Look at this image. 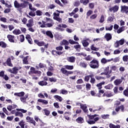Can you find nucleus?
<instances>
[{
    "label": "nucleus",
    "instance_id": "obj_63",
    "mask_svg": "<svg viewBox=\"0 0 128 128\" xmlns=\"http://www.w3.org/2000/svg\"><path fill=\"white\" fill-rule=\"evenodd\" d=\"M120 54V50H116L114 52V54Z\"/></svg>",
    "mask_w": 128,
    "mask_h": 128
},
{
    "label": "nucleus",
    "instance_id": "obj_53",
    "mask_svg": "<svg viewBox=\"0 0 128 128\" xmlns=\"http://www.w3.org/2000/svg\"><path fill=\"white\" fill-rule=\"evenodd\" d=\"M92 10H88V12H86V18H88V16L92 14Z\"/></svg>",
    "mask_w": 128,
    "mask_h": 128
},
{
    "label": "nucleus",
    "instance_id": "obj_33",
    "mask_svg": "<svg viewBox=\"0 0 128 128\" xmlns=\"http://www.w3.org/2000/svg\"><path fill=\"white\" fill-rule=\"evenodd\" d=\"M80 108L84 112H88V106H86L84 104H82V106H80Z\"/></svg>",
    "mask_w": 128,
    "mask_h": 128
},
{
    "label": "nucleus",
    "instance_id": "obj_36",
    "mask_svg": "<svg viewBox=\"0 0 128 128\" xmlns=\"http://www.w3.org/2000/svg\"><path fill=\"white\" fill-rule=\"evenodd\" d=\"M20 116V118H24V114L20 112V111L16 112V116Z\"/></svg>",
    "mask_w": 128,
    "mask_h": 128
},
{
    "label": "nucleus",
    "instance_id": "obj_6",
    "mask_svg": "<svg viewBox=\"0 0 128 128\" xmlns=\"http://www.w3.org/2000/svg\"><path fill=\"white\" fill-rule=\"evenodd\" d=\"M7 64V66H10V67H12L14 66V65L12 64V60L10 59V58H8L6 62H4L3 63V66H6Z\"/></svg>",
    "mask_w": 128,
    "mask_h": 128
},
{
    "label": "nucleus",
    "instance_id": "obj_39",
    "mask_svg": "<svg viewBox=\"0 0 128 128\" xmlns=\"http://www.w3.org/2000/svg\"><path fill=\"white\" fill-rule=\"evenodd\" d=\"M68 42L69 44H78V42H75L74 40L70 39L68 40Z\"/></svg>",
    "mask_w": 128,
    "mask_h": 128
},
{
    "label": "nucleus",
    "instance_id": "obj_22",
    "mask_svg": "<svg viewBox=\"0 0 128 128\" xmlns=\"http://www.w3.org/2000/svg\"><path fill=\"white\" fill-rule=\"evenodd\" d=\"M38 102H42V104H48V102L46 100H42V99H38Z\"/></svg>",
    "mask_w": 128,
    "mask_h": 128
},
{
    "label": "nucleus",
    "instance_id": "obj_11",
    "mask_svg": "<svg viewBox=\"0 0 128 128\" xmlns=\"http://www.w3.org/2000/svg\"><path fill=\"white\" fill-rule=\"evenodd\" d=\"M7 38L10 42H14V36L12 34H8Z\"/></svg>",
    "mask_w": 128,
    "mask_h": 128
},
{
    "label": "nucleus",
    "instance_id": "obj_54",
    "mask_svg": "<svg viewBox=\"0 0 128 128\" xmlns=\"http://www.w3.org/2000/svg\"><path fill=\"white\" fill-rule=\"evenodd\" d=\"M123 94L125 96H128V88H126V90H124Z\"/></svg>",
    "mask_w": 128,
    "mask_h": 128
},
{
    "label": "nucleus",
    "instance_id": "obj_64",
    "mask_svg": "<svg viewBox=\"0 0 128 128\" xmlns=\"http://www.w3.org/2000/svg\"><path fill=\"white\" fill-rule=\"evenodd\" d=\"M52 26H53V24L52 23H47L46 24V26L45 28H52Z\"/></svg>",
    "mask_w": 128,
    "mask_h": 128
},
{
    "label": "nucleus",
    "instance_id": "obj_46",
    "mask_svg": "<svg viewBox=\"0 0 128 128\" xmlns=\"http://www.w3.org/2000/svg\"><path fill=\"white\" fill-rule=\"evenodd\" d=\"M16 110H17V112H21L22 114H26V112H28V110L22 108H16Z\"/></svg>",
    "mask_w": 128,
    "mask_h": 128
},
{
    "label": "nucleus",
    "instance_id": "obj_59",
    "mask_svg": "<svg viewBox=\"0 0 128 128\" xmlns=\"http://www.w3.org/2000/svg\"><path fill=\"white\" fill-rule=\"evenodd\" d=\"M49 81L51 82H56V78H49Z\"/></svg>",
    "mask_w": 128,
    "mask_h": 128
},
{
    "label": "nucleus",
    "instance_id": "obj_42",
    "mask_svg": "<svg viewBox=\"0 0 128 128\" xmlns=\"http://www.w3.org/2000/svg\"><path fill=\"white\" fill-rule=\"evenodd\" d=\"M43 110L44 112L45 116H50V110H48V109L46 108Z\"/></svg>",
    "mask_w": 128,
    "mask_h": 128
},
{
    "label": "nucleus",
    "instance_id": "obj_31",
    "mask_svg": "<svg viewBox=\"0 0 128 128\" xmlns=\"http://www.w3.org/2000/svg\"><path fill=\"white\" fill-rule=\"evenodd\" d=\"M109 128H120V126L117 124V125H114L112 123L109 124Z\"/></svg>",
    "mask_w": 128,
    "mask_h": 128
},
{
    "label": "nucleus",
    "instance_id": "obj_10",
    "mask_svg": "<svg viewBox=\"0 0 128 128\" xmlns=\"http://www.w3.org/2000/svg\"><path fill=\"white\" fill-rule=\"evenodd\" d=\"M27 28H32L34 26V19L31 18L28 20V23L26 24Z\"/></svg>",
    "mask_w": 128,
    "mask_h": 128
},
{
    "label": "nucleus",
    "instance_id": "obj_5",
    "mask_svg": "<svg viewBox=\"0 0 128 128\" xmlns=\"http://www.w3.org/2000/svg\"><path fill=\"white\" fill-rule=\"evenodd\" d=\"M89 66L91 68H98L100 66V64L98 60L96 59H93L89 64Z\"/></svg>",
    "mask_w": 128,
    "mask_h": 128
},
{
    "label": "nucleus",
    "instance_id": "obj_28",
    "mask_svg": "<svg viewBox=\"0 0 128 128\" xmlns=\"http://www.w3.org/2000/svg\"><path fill=\"white\" fill-rule=\"evenodd\" d=\"M21 68L20 67V68H18V67H14L12 68V74H18V70H20Z\"/></svg>",
    "mask_w": 128,
    "mask_h": 128
},
{
    "label": "nucleus",
    "instance_id": "obj_56",
    "mask_svg": "<svg viewBox=\"0 0 128 128\" xmlns=\"http://www.w3.org/2000/svg\"><path fill=\"white\" fill-rule=\"evenodd\" d=\"M104 22V15H102L99 22H100V24H102Z\"/></svg>",
    "mask_w": 128,
    "mask_h": 128
},
{
    "label": "nucleus",
    "instance_id": "obj_62",
    "mask_svg": "<svg viewBox=\"0 0 128 128\" xmlns=\"http://www.w3.org/2000/svg\"><path fill=\"white\" fill-rule=\"evenodd\" d=\"M76 82L78 84H84V80H82V79L80 78V79H78V80H77Z\"/></svg>",
    "mask_w": 128,
    "mask_h": 128
},
{
    "label": "nucleus",
    "instance_id": "obj_48",
    "mask_svg": "<svg viewBox=\"0 0 128 128\" xmlns=\"http://www.w3.org/2000/svg\"><path fill=\"white\" fill-rule=\"evenodd\" d=\"M90 49L92 50H95V51H98L99 50L98 48L94 47V44H93L90 46Z\"/></svg>",
    "mask_w": 128,
    "mask_h": 128
},
{
    "label": "nucleus",
    "instance_id": "obj_7",
    "mask_svg": "<svg viewBox=\"0 0 128 128\" xmlns=\"http://www.w3.org/2000/svg\"><path fill=\"white\" fill-rule=\"evenodd\" d=\"M26 120H28V122H30V124H32L34 126H36V120H34V118L28 116L26 118Z\"/></svg>",
    "mask_w": 128,
    "mask_h": 128
},
{
    "label": "nucleus",
    "instance_id": "obj_45",
    "mask_svg": "<svg viewBox=\"0 0 128 128\" xmlns=\"http://www.w3.org/2000/svg\"><path fill=\"white\" fill-rule=\"evenodd\" d=\"M107 22L108 23L112 22H114V18H112V16H108L107 19Z\"/></svg>",
    "mask_w": 128,
    "mask_h": 128
},
{
    "label": "nucleus",
    "instance_id": "obj_47",
    "mask_svg": "<svg viewBox=\"0 0 128 128\" xmlns=\"http://www.w3.org/2000/svg\"><path fill=\"white\" fill-rule=\"evenodd\" d=\"M122 60L124 62H128V55H124L122 57Z\"/></svg>",
    "mask_w": 128,
    "mask_h": 128
},
{
    "label": "nucleus",
    "instance_id": "obj_29",
    "mask_svg": "<svg viewBox=\"0 0 128 128\" xmlns=\"http://www.w3.org/2000/svg\"><path fill=\"white\" fill-rule=\"evenodd\" d=\"M82 42L84 48H86V46H88V45L90 44L88 43V41H86V40H83Z\"/></svg>",
    "mask_w": 128,
    "mask_h": 128
},
{
    "label": "nucleus",
    "instance_id": "obj_19",
    "mask_svg": "<svg viewBox=\"0 0 128 128\" xmlns=\"http://www.w3.org/2000/svg\"><path fill=\"white\" fill-rule=\"evenodd\" d=\"M93 76H94V74H91L85 76L84 78V82H88V80H90V78H93Z\"/></svg>",
    "mask_w": 128,
    "mask_h": 128
},
{
    "label": "nucleus",
    "instance_id": "obj_35",
    "mask_svg": "<svg viewBox=\"0 0 128 128\" xmlns=\"http://www.w3.org/2000/svg\"><path fill=\"white\" fill-rule=\"evenodd\" d=\"M12 33L14 34H16V36H18V34H22V32H20V30H14L13 32Z\"/></svg>",
    "mask_w": 128,
    "mask_h": 128
},
{
    "label": "nucleus",
    "instance_id": "obj_3",
    "mask_svg": "<svg viewBox=\"0 0 128 128\" xmlns=\"http://www.w3.org/2000/svg\"><path fill=\"white\" fill-rule=\"evenodd\" d=\"M56 12H57V13L54 12L53 14V20H56L58 22H62V19L60 17V14H64V12L63 10H56Z\"/></svg>",
    "mask_w": 128,
    "mask_h": 128
},
{
    "label": "nucleus",
    "instance_id": "obj_44",
    "mask_svg": "<svg viewBox=\"0 0 128 128\" xmlns=\"http://www.w3.org/2000/svg\"><path fill=\"white\" fill-rule=\"evenodd\" d=\"M113 86H112V84H108V85L104 86V88L106 90H112Z\"/></svg>",
    "mask_w": 128,
    "mask_h": 128
},
{
    "label": "nucleus",
    "instance_id": "obj_43",
    "mask_svg": "<svg viewBox=\"0 0 128 128\" xmlns=\"http://www.w3.org/2000/svg\"><path fill=\"white\" fill-rule=\"evenodd\" d=\"M28 56H26V57H24L23 59V64H28Z\"/></svg>",
    "mask_w": 128,
    "mask_h": 128
},
{
    "label": "nucleus",
    "instance_id": "obj_24",
    "mask_svg": "<svg viewBox=\"0 0 128 128\" xmlns=\"http://www.w3.org/2000/svg\"><path fill=\"white\" fill-rule=\"evenodd\" d=\"M121 10L122 11V12L126 13V12L128 10V6H123L121 7Z\"/></svg>",
    "mask_w": 128,
    "mask_h": 128
},
{
    "label": "nucleus",
    "instance_id": "obj_18",
    "mask_svg": "<svg viewBox=\"0 0 128 128\" xmlns=\"http://www.w3.org/2000/svg\"><path fill=\"white\" fill-rule=\"evenodd\" d=\"M104 38L106 39L107 42H108V40H110L112 39V34L110 33H107L105 34Z\"/></svg>",
    "mask_w": 128,
    "mask_h": 128
},
{
    "label": "nucleus",
    "instance_id": "obj_49",
    "mask_svg": "<svg viewBox=\"0 0 128 128\" xmlns=\"http://www.w3.org/2000/svg\"><path fill=\"white\" fill-rule=\"evenodd\" d=\"M88 7L90 10L94 8V2H91L88 4Z\"/></svg>",
    "mask_w": 128,
    "mask_h": 128
},
{
    "label": "nucleus",
    "instance_id": "obj_52",
    "mask_svg": "<svg viewBox=\"0 0 128 128\" xmlns=\"http://www.w3.org/2000/svg\"><path fill=\"white\" fill-rule=\"evenodd\" d=\"M95 78L97 80H104V77L96 76H95Z\"/></svg>",
    "mask_w": 128,
    "mask_h": 128
},
{
    "label": "nucleus",
    "instance_id": "obj_25",
    "mask_svg": "<svg viewBox=\"0 0 128 128\" xmlns=\"http://www.w3.org/2000/svg\"><path fill=\"white\" fill-rule=\"evenodd\" d=\"M14 96L20 97L24 96V92H16L14 94Z\"/></svg>",
    "mask_w": 128,
    "mask_h": 128
},
{
    "label": "nucleus",
    "instance_id": "obj_14",
    "mask_svg": "<svg viewBox=\"0 0 128 128\" xmlns=\"http://www.w3.org/2000/svg\"><path fill=\"white\" fill-rule=\"evenodd\" d=\"M76 122L78 124H84V120L82 117H78V118L76 119Z\"/></svg>",
    "mask_w": 128,
    "mask_h": 128
},
{
    "label": "nucleus",
    "instance_id": "obj_1",
    "mask_svg": "<svg viewBox=\"0 0 128 128\" xmlns=\"http://www.w3.org/2000/svg\"><path fill=\"white\" fill-rule=\"evenodd\" d=\"M28 6L29 8L31 10L32 8V4H30L28 2L24 0L20 4L18 2V0H15L14 2V6L16 8H17L19 12H22V11L24 8H26Z\"/></svg>",
    "mask_w": 128,
    "mask_h": 128
},
{
    "label": "nucleus",
    "instance_id": "obj_38",
    "mask_svg": "<svg viewBox=\"0 0 128 128\" xmlns=\"http://www.w3.org/2000/svg\"><path fill=\"white\" fill-rule=\"evenodd\" d=\"M125 30L126 27L124 26H122L117 30V32L118 34H120V32H124V30Z\"/></svg>",
    "mask_w": 128,
    "mask_h": 128
},
{
    "label": "nucleus",
    "instance_id": "obj_32",
    "mask_svg": "<svg viewBox=\"0 0 128 128\" xmlns=\"http://www.w3.org/2000/svg\"><path fill=\"white\" fill-rule=\"evenodd\" d=\"M18 124L20 126L21 128H24V126H26V122L24 120H21L19 122Z\"/></svg>",
    "mask_w": 128,
    "mask_h": 128
},
{
    "label": "nucleus",
    "instance_id": "obj_17",
    "mask_svg": "<svg viewBox=\"0 0 128 128\" xmlns=\"http://www.w3.org/2000/svg\"><path fill=\"white\" fill-rule=\"evenodd\" d=\"M120 110L121 112H124V105H121L120 106H118L115 109L116 112H120Z\"/></svg>",
    "mask_w": 128,
    "mask_h": 128
},
{
    "label": "nucleus",
    "instance_id": "obj_16",
    "mask_svg": "<svg viewBox=\"0 0 128 128\" xmlns=\"http://www.w3.org/2000/svg\"><path fill=\"white\" fill-rule=\"evenodd\" d=\"M70 44V43L68 42V41L66 40H63L62 41L60 42V46H68Z\"/></svg>",
    "mask_w": 128,
    "mask_h": 128
},
{
    "label": "nucleus",
    "instance_id": "obj_2",
    "mask_svg": "<svg viewBox=\"0 0 128 128\" xmlns=\"http://www.w3.org/2000/svg\"><path fill=\"white\" fill-rule=\"evenodd\" d=\"M66 70H74L73 66L66 65L64 66V68H61L60 71L62 72V74H65V76H68L70 74H74V72L68 71Z\"/></svg>",
    "mask_w": 128,
    "mask_h": 128
},
{
    "label": "nucleus",
    "instance_id": "obj_21",
    "mask_svg": "<svg viewBox=\"0 0 128 128\" xmlns=\"http://www.w3.org/2000/svg\"><path fill=\"white\" fill-rule=\"evenodd\" d=\"M46 35L48 38H54V34H52V33L50 30L46 32Z\"/></svg>",
    "mask_w": 128,
    "mask_h": 128
},
{
    "label": "nucleus",
    "instance_id": "obj_8",
    "mask_svg": "<svg viewBox=\"0 0 128 128\" xmlns=\"http://www.w3.org/2000/svg\"><path fill=\"white\" fill-rule=\"evenodd\" d=\"M102 96H106V98H110L114 96V94L112 91H106L102 95Z\"/></svg>",
    "mask_w": 128,
    "mask_h": 128
},
{
    "label": "nucleus",
    "instance_id": "obj_30",
    "mask_svg": "<svg viewBox=\"0 0 128 128\" xmlns=\"http://www.w3.org/2000/svg\"><path fill=\"white\" fill-rule=\"evenodd\" d=\"M121 82H122V80L117 79L114 81V84H115V86H118V84H120Z\"/></svg>",
    "mask_w": 128,
    "mask_h": 128
},
{
    "label": "nucleus",
    "instance_id": "obj_40",
    "mask_svg": "<svg viewBox=\"0 0 128 128\" xmlns=\"http://www.w3.org/2000/svg\"><path fill=\"white\" fill-rule=\"evenodd\" d=\"M80 4H83L84 6H86L88 2H90L89 0H80Z\"/></svg>",
    "mask_w": 128,
    "mask_h": 128
},
{
    "label": "nucleus",
    "instance_id": "obj_13",
    "mask_svg": "<svg viewBox=\"0 0 128 128\" xmlns=\"http://www.w3.org/2000/svg\"><path fill=\"white\" fill-rule=\"evenodd\" d=\"M26 38L28 40V44H32V39L30 35L28 34L26 35Z\"/></svg>",
    "mask_w": 128,
    "mask_h": 128
},
{
    "label": "nucleus",
    "instance_id": "obj_9",
    "mask_svg": "<svg viewBox=\"0 0 128 128\" xmlns=\"http://www.w3.org/2000/svg\"><path fill=\"white\" fill-rule=\"evenodd\" d=\"M118 8H119L118 6L116 5L113 7L110 8L109 11L110 12H116L118 10Z\"/></svg>",
    "mask_w": 128,
    "mask_h": 128
},
{
    "label": "nucleus",
    "instance_id": "obj_51",
    "mask_svg": "<svg viewBox=\"0 0 128 128\" xmlns=\"http://www.w3.org/2000/svg\"><path fill=\"white\" fill-rule=\"evenodd\" d=\"M36 15L38 16H42V12L40 11V10H38L37 11H36Z\"/></svg>",
    "mask_w": 128,
    "mask_h": 128
},
{
    "label": "nucleus",
    "instance_id": "obj_23",
    "mask_svg": "<svg viewBox=\"0 0 128 128\" xmlns=\"http://www.w3.org/2000/svg\"><path fill=\"white\" fill-rule=\"evenodd\" d=\"M54 98L56 100H59L60 102L62 101V98L58 95H55L54 96Z\"/></svg>",
    "mask_w": 128,
    "mask_h": 128
},
{
    "label": "nucleus",
    "instance_id": "obj_27",
    "mask_svg": "<svg viewBox=\"0 0 128 128\" xmlns=\"http://www.w3.org/2000/svg\"><path fill=\"white\" fill-rule=\"evenodd\" d=\"M0 46L2 48H6L8 46V44H6L4 42L1 41L0 42Z\"/></svg>",
    "mask_w": 128,
    "mask_h": 128
},
{
    "label": "nucleus",
    "instance_id": "obj_57",
    "mask_svg": "<svg viewBox=\"0 0 128 128\" xmlns=\"http://www.w3.org/2000/svg\"><path fill=\"white\" fill-rule=\"evenodd\" d=\"M118 42H119V44L120 46H122V44H124V38L121 39L119 41L118 40Z\"/></svg>",
    "mask_w": 128,
    "mask_h": 128
},
{
    "label": "nucleus",
    "instance_id": "obj_15",
    "mask_svg": "<svg viewBox=\"0 0 128 128\" xmlns=\"http://www.w3.org/2000/svg\"><path fill=\"white\" fill-rule=\"evenodd\" d=\"M68 62H76V57L72 56L67 58Z\"/></svg>",
    "mask_w": 128,
    "mask_h": 128
},
{
    "label": "nucleus",
    "instance_id": "obj_41",
    "mask_svg": "<svg viewBox=\"0 0 128 128\" xmlns=\"http://www.w3.org/2000/svg\"><path fill=\"white\" fill-rule=\"evenodd\" d=\"M36 70V68L34 67H31L30 68V71L28 72V74L30 76V74H34V72Z\"/></svg>",
    "mask_w": 128,
    "mask_h": 128
},
{
    "label": "nucleus",
    "instance_id": "obj_60",
    "mask_svg": "<svg viewBox=\"0 0 128 128\" xmlns=\"http://www.w3.org/2000/svg\"><path fill=\"white\" fill-rule=\"evenodd\" d=\"M54 8H56V6H54V4H50L49 6H48V10H52Z\"/></svg>",
    "mask_w": 128,
    "mask_h": 128
},
{
    "label": "nucleus",
    "instance_id": "obj_4",
    "mask_svg": "<svg viewBox=\"0 0 128 128\" xmlns=\"http://www.w3.org/2000/svg\"><path fill=\"white\" fill-rule=\"evenodd\" d=\"M56 50H52V56H60V54H64V52H61V50H64V47L62 46H56Z\"/></svg>",
    "mask_w": 128,
    "mask_h": 128
},
{
    "label": "nucleus",
    "instance_id": "obj_12",
    "mask_svg": "<svg viewBox=\"0 0 128 128\" xmlns=\"http://www.w3.org/2000/svg\"><path fill=\"white\" fill-rule=\"evenodd\" d=\"M98 120H100V118H98V117H96L94 118V120H89L87 121V122L89 124H96V122H98Z\"/></svg>",
    "mask_w": 128,
    "mask_h": 128
},
{
    "label": "nucleus",
    "instance_id": "obj_55",
    "mask_svg": "<svg viewBox=\"0 0 128 128\" xmlns=\"http://www.w3.org/2000/svg\"><path fill=\"white\" fill-rule=\"evenodd\" d=\"M20 42H24V36L23 34L20 35Z\"/></svg>",
    "mask_w": 128,
    "mask_h": 128
},
{
    "label": "nucleus",
    "instance_id": "obj_58",
    "mask_svg": "<svg viewBox=\"0 0 128 128\" xmlns=\"http://www.w3.org/2000/svg\"><path fill=\"white\" fill-rule=\"evenodd\" d=\"M84 60H85L90 62V61L92 60V58H90V56L88 55L86 57H85L84 58Z\"/></svg>",
    "mask_w": 128,
    "mask_h": 128
},
{
    "label": "nucleus",
    "instance_id": "obj_34",
    "mask_svg": "<svg viewBox=\"0 0 128 128\" xmlns=\"http://www.w3.org/2000/svg\"><path fill=\"white\" fill-rule=\"evenodd\" d=\"M74 48H75L76 50H82V46H80V44H77L74 46Z\"/></svg>",
    "mask_w": 128,
    "mask_h": 128
},
{
    "label": "nucleus",
    "instance_id": "obj_61",
    "mask_svg": "<svg viewBox=\"0 0 128 128\" xmlns=\"http://www.w3.org/2000/svg\"><path fill=\"white\" fill-rule=\"evenodd\" d=\"M120 57H116L114 58V62H120Z\"/></svg>",
    "mask_w": 128,
    "mask_h": 128
},
{
    "label": "nucleus",
    "instance_id": "obj_50",
    "mask_svg": "<svg viewBox=\"0 0 128 128\" xmlns=\"http://www.w3.org/2000/svg\"><path fill=\"white\" fill-rule=\"evenodd\" d=\"M109 70H110V66H108L106 67L104 70V72H105V74H106V76H108Z\"/></svg>",
    "mask_w": 128,
    "mask_h": 128
},
{
    "label": "nucleus",
    "instance_id": "obj_20",
    "mask_svg": "<svg viewBox=\"0 0 128 128\" xmlns=\"http://www.w3.org/2000/svg\"><path fill=\"white\" fill-rule=\"evenodd\" d=\"M38 84L41 86H48V82L44 80H42L38 82Z\"/></svg>",
    "mask_w": 128,
    "mask_h": 128
},
{
    "label": "nucleus",
    "instance_id": "obj_26",
    "mask_svg": "<svg viewBox=\"0 0 128 128\" xmlns=\"http://www.w3.org/2000/svg\"><path fill=\"white\" fill-rule=\"evenodd\" d=\"M80 66L82 68H86V66H88V64L85 62H80Z\"/></svg>",
    "mask_w": 128,
    "mask_h": 128
},
{
    "label": "nucleus",
    "instance_id": "obj_37",
    "mask_svg": "<svg viewBox=\"0 0 128 128\" xmlns=\"http://www.w3.org/2000/svg\"><path fill=\"white\" fill-rule=\"evenodd\" d=\"M98 115L96 114H94V115H88V118H89V120H94V118H96V116H98Z\"/></svg>",
    "mask_w": 128,
    "mask_h": 128
}]
</instances>
